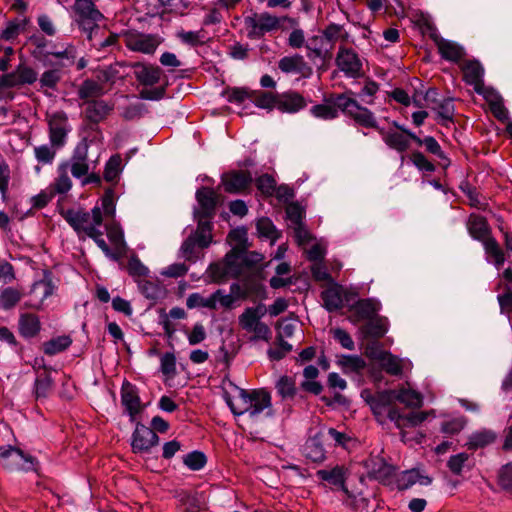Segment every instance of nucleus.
<instances>
[{
	"instance_id": "f03ea898",
	"label": "nucleus",
	"mask_w": 512,
	"mask_h": 512,
	"mask_svg": "<svg viewBox=\"0 0 512 512\" xmlns=\"http://www.w3.org/2000/svg\"><path fill=\"white\" fill-rule=\"evenodd\" d=\"M223 391V398L235 416L248 413L251 418L258 417L265 409L271 407V395L269 392L259 389L247 391L232 382H229Z\"/></svg>"
},
{
	"instance_id": "473e14b6",
	"label": "nucleus",
	"mask_w": 512,
	"mask_h": 512,
	"mask_svg": "<svg viewBox=\"0 0 512 512\" xmlns=\"http://www.w3.org/2000/svg\"><path fill=\"white\" fill-rule=\"evenodd\" d=\"M267 310L264 305L256 307H248L239 316V325L243 330L249 332L255 327L266 314Z\"/></svg>"
},
{
	"instance_id": "680f3d73",
	"label": "nucleus",
	"mask_w": 512,
	"mask_h": 512,
	"mask_svg": "<svg viewBox=\"0 0 512 512\" xmlns=\"http://www.w3.org/2000/svg\"><path fill=\"white\" fill-rule=\"evenodd\" d=\"M207 462L203 452L192 451L183 458V463L191 470L197 471L202 469Z\"/></svg>"
},
{
	"instance_id": "ea45409f",
	"label": "nucleus",
	"mask_w": 512,
	"mask_h": 512,
	"mask_svg": "<svg viewBox=\"0 0 512 512\" xmlns=\"http://www.w3.org/2000/svg\"><path fill=\"white\" fill-rule=\"evenodd\" d=\"M74 10L81 19L89 20L93 23H96L103 17L96 9L92 0H76Z\"/></svg>"
},
{
	"instance_id": "49530a36",
	"label": "nucleus",
	"mask_w": 512,
	"mask_h": 512,
	"mask_svg": "<svg viewBox=\"0 0 512 512\" xmlns=\"http://www.w3.org/2000/svg\"><path fill=\"white\" fill-rule=\"evenodd\" d=\"M379 360L384 371L392 376H400L403 372V361L397 356L382 352Z\"/></svg>"
},
{
	"instance_id": "c9c22d12",
	"label": "nucleus",
	"mask_w": 512,
	"mask_h": 512,
	"mask_svg": "<svg viewBox=\"0 0 512 512\" xmlns=\"http://www.w3.org/2000/svg\"><path fill=\"white\" fill-rule=\"evenodd\" d=\"M197 219L198 225L195 233L190 235L197 241L198 247L207 248L212 241V224L210 222L211 218H204L200 216H195Z\"/></svg>"
},
{
	"instance_id": "c756f323",
	"label": "nucleus",
	"mask_w": 512,
	"mask_h": 512,
	"mask_svg": "<svg viewBox=\"0 0 512 512\" xmlns=\"http://www.w3.org/2000/svg\"><path fill=\"white\" fill-rule=\"evenodd\" d=\"M352 94H353L352 91L341 93V95H346L347 97H352L351 96ZM338 96H340V94L333 95L329 99V102H331L333 104V106L328 105V104L315 105L310 109L311 114L314 117L320 118L323 120H332V119L337 118L338 112L339 111L342 112V110L336 105V99Z\"/></svg>"
},
{
	"instance_id": "338daca9",
	"label": "nucleus",
	"mask_w": 512,
	"mask_h": 512,
	"mask_svg": "<svg viewBox=\"0 0 512 512\" xmlns=\"http://www.w3.org/2000/svg\"><path fill=\"white\" fill-rule=\"evenodd\" d=\"M101 214L107 217H113L115 215V201H114V191L112 189H107L104 195L101 198Z\"/></svg>"
},
{
	"instance_id": "f704fd0d",
	"label": "nucleus",
	"mask_w": 512,
	"mask_h": 512,
	"mask_svg": "<svg viewBox=\"0 0 512 512\" xmlns=\"http://www.w3.org/2000/svg\"><path fill=\"white\" fill-rule=\"evenodd\" d=\"M496 438L497 434L493 430L481 429L473 432L465 445L469 450H477L494 443Z\"/></svg>"
},
{
	"instance_id": "a18cd8bd",
	"label": "nucleus",
	"mask_w": 512,
	"mask_h": 512,
	"mask_svg": "<svg viewBox=\"0 0 512 512\" xmlns=\"http://www.w3.org/2000/svg\"><path fill=\"white\" fill-rule=\"evenodd\" d=\"M321 299L324 307L329 311H337L343 306V299L340 290L337 287H329L321 293Z\"/></svg>"
},
{
	"instance_id": "a211bd4d",
	"label": "nucleus",
	"mask_w": 512,
	"mask_h": 512,
	"mask_svg": "<svg viewBox=\"0 0 512 512\" xmlns=\"http://www.w3.org/2000/svg\"><path fill=\"white\" fill-rule=\"evenodd\" d=\"M316 476L320 480L327 482L329 485L341 489L348 498H354L353 494L348 490L345 484L347 471L344 466L336 465L331 469L318 470L316 472Z\"/></svg>"
},
{
	"instance_id": "09e8293b",
	"label": "nucleus",
	"mask_w": 512,
	"mask_h": 512,
	"mask_svg": "<svg viewBox=\"0 0 512 512\" xmlns=\"http://www.w3.org/2000/svg\"><path fill=\"white\" fill-rule=\"evenodd\" d=\"M23 293L15 287H5L0 291V308L10 310L21 300Z\"/></svg>"
},
{
	"instance_id": "58836bf2",
	"label": "nucleus",
	"mask_w": 512,
	"mask_h": 512,
	"mask_svg": "<svg viewBox=\"0 0 512 512\" xmlns=\"http://www.w3.org/2000/svg\"><path fill=\"white\" fill-rule=\"evenodd\" d=\"M127 66L124 63L115 62L101 70L98 71L96 78L104 84H115L117 80L124 79V74L121 72V69Z\"/></svg>"
},
{
	"instance_id": "de8ad7c7",
	"label": "nucleus",
	"mask_w": 512,
	"mask_h": 512,
	"mask_svg": "<svg viewBox=\"0 0 512 512\" xmlns=\"http://www.w3.org/2000/svg\"><path fill=\"white\" fill-rule=\"evenodd\" d=\"M54 381L46 370L44 373L39 374L35 379L34 393L36 399L47 398L53 391Z\"/></svg>"
},
{
	"instance_id": "6ab92c4d",
	"label": "nucleus",
	"mask_w": 512,
	"mask_h": 512,
	"mask_svg": "<svg viewBox=\"0 0 512 512\" xmlns=\"http://www.w3.org/2000/svg\"><path fill=\"white\" fill-rule=\"evenodd\" d=\"M436 95L437 92L435 89H429L426 92L425 99L428 102H433L436 104V106H433L432 109L437 111V122L443 126H448L449 123L453 122L455 111L453 101L450 98H446L438 103L435 99Z\"/></svg>"
},
{
	"instance_id": "b1692460",
	"label": "nucleus",
	"mask_w": 512,
	"mask_h": 512,
	"mask_svg": "<svg viewBox=\"0 0 512 512\" xmlns=\"http://www.w3.org/2000/svg\"><path fill=\"white\" fill-rule=\"evenodd\" d=\"M431 37L443 59L451 62H458L465 55L464 48L459 44L446 40L437 34H432Z\"/></svg>"
},
{
	"instance_id": "423d86ee",
	"label": "nucleus",
	"mask_w": 512,
	"mask_h": 512,
	"mask_svg": "<svg viewBox=\"0 0 512 512\" xmlns=\"http://www.w3.org/2000/svg\"><path fill=\"white\" fill-rule=\"evenodd\" d=\"M394 401V390L379 392L371 398L369 403L378 421L382 422V418H388L396 426L401 424L402 414L393 406Z\"/></svg>"
},
{
	"instance_id": "4d7b16f0",
	"label": "nucleus",
	"mask_w": 512,
	"mask_h": 512,
	"mask_svg": "<svg viewBox=\"0 0 512 512\" xmlns=\"http://www.w3.org/2000/svg\"><path fill=\"white\" fill-rule=\"evenodd\" d=\"M57 149L58 148L53 147L51 143L50 145L44 144L36 146L34 147V155L39 163L44 165L52 164L56 157Z\"/></svg>"
},
{
	"instance_id": "7c9ffc66",
	"label": "nucleus",
	"mask_w": 512,
	"mask_h": 512,
	"mask_svg": "<svg viewBox=\"0 0 512 512\" xmlns=\"http://www.w3.org/2000/svg\"><path fill=\"white\" fill-rule=\"evenodd\" d=\"M322 433L309 438L303 446V454L313 462H321L325 459Z\"/></svg>"
},
{
	"instance_id": "bf43d9fd",
	"label": "nucleus",
	"mask_w": 512,
	"mask_h": 512,
	"mask_svg": "<svg viewBox=\"0 0 512 512\" xmlns=\"http://www.w3.org/2000/svg\"><path fill=\"white\" fill-rule=\"evenodd\" d=\"M252 101L259 108L271 110L276 108L277 93L260 91L255 93Z\"/></svg>"
},
{
	"instance_id": "1a4fd4ad",
	"label": "nucleus",
	"mask_w": 512,
	"mask_h": 512,
	"mask_svg": "<svg viewBox=\"0 0 512 512\" xmlns=\"http://www.w3.org/2000/svg\"><path fill=\"white\" fill-rule=\"evenodd\" d=\"M159 437L150 427L137 422L131 435V448L135 454L150 453L157 446Z\"/></svg>"
},
{
	"instance_id": "2f4dec72",
	"label": "nucleus",
	"mask_w": 512,
	"mask_h": 512,
	"mask_svg": "<svg viewBox=\"0 0 512 512\" xmlns=\"http://www.w3.org/2000/svg\"><path fill=\"white\" fill-rule=\"evenodd\" d=\"M395 468L386 463L383 458H376L372 460V465L369 470V475L371 478L379 481L383 484L390 483L392 477L394 476Z\"/></svg>"
},
{
	"instance_id": "5fc2aeb1",
	"label": "nucleus",
	"mask_w": 512,
	"mask_h": 512,
	"mask_svg": "<svg viewBox=\"0 0 512 512\" xmlns=\"http://www.w3.org/2000/svg\"><path fill=\"white\" fill-rule=\"evenodd\" d=\"M122 170V158L119 154L109 158L104 169V179L107 182H114L118 179Z\"/></svg>"
},
{
	"instance_id": "72a5a7b5",
	"label": "nucleus",
	"mask_w": 512,
	"mask_h": 512,
	"mask_svg": "<svg viewBox=\"0 0 512 512\" xmlns=\"http://www.w3.org/2000/svg\"><path fill=\"white\" fill-rule=\"evenodd\" d=\"M378 310L379 304L373 299H361L352 306L355 321L370 320Z\"/></svg>"
},
{
	"instance_id": "4468645a",
	"label": "nucleus",
	"mask_w": 512,
	"mask_h": 512,
	"mask_svg": "<svg viewBox=\"0 0 512 512\" xmlns=\"http://www.w3.org/2000/svg\"><path fill=\"white\" fill-rule=\"evenodd\" d=\"M121 404L129 415L131 422H134L136 415L144 409L137 387L129 381H124L122 384Z\"/></svg>"
},
{
	"instance_id": "4c0bfd02",
	"label": "nucleus",
	"mask_w": 512,
	"mask_h": 512,
	"mask_svg": "<svg viewBox=\"0 0 512 512\" xmlns=\"http://www.w3.org/2000/svg\"><path fill=\"white\" fill-rule=\"evenodd\" d=\"M68 165L60 163L57 167V177L50 185L52 192L56 194H66L72 188V180L68 175Z\"/></svg>"
},
{
	"instance_id": "e2e57ef3",
	"label": "nucleus",
	"mask_w": 512,
	"mask_h": 512,
	"mask_svg": "<svg viewBox=\"0 0 512 512\" xmlns=\"http://www.w3.org/2000/svg\"><path fill=\"white\" fill-rule=\"evenodd\" d=\"M186 306L189 309L196 307H204L209 309H215V302L212 294L208 298L202 297L199 293H192L186 299Z\"/></svg>"
},
{
	"instance_id": "052dcab7",
	"label": "nucleus",
	"mask_w": 512,
	"mask_h": 512,
	"mask_svg": "<svg viewBox=\"0 0 512 512\" xmlns=\"http://www.w3.org/2000/svg\"><path fill=\"white\" fill-rule=\"evenodd\" d=\"M276 389L282 398H293L296 395V386L292 378L282 376L276 383Z\"/></svg>"
},
{
	"instance_id": "f3484780",
	"label": "nucleus",
	"mask_w": 512,
	"mask_h": 512,
	"mask_svg": "<svg viewBox=\"0 0 512 512\" xmlns=\"http://www.w3.org/2000/svg\"><path fill=\"white\" fill-rule=\"evenodd\" d=\"M54 292V286L50 279H42L36 281L30 289V299L27 300L23 307L40 310L44 301Z\"/></svg>"
},
{
	"instance_id": "13d9d810",
	"label": "nucleus",
	"mask_w": 512,
	"mask_h": 512,
	"mask_svg": "<svg viewBox=\"0 0 512 512\" xmlns=\"http://www.w3.org/2000/svg\"><path fill=\"white\" fill-rule=\"evenodd\" d=\"M256 227L260 236L270 239L272 242H274L279 237L276 227L267 217L260 218L257 221Z\"/></svg>"
},
{
	"instance_id": "e433bc0d",
	"label": "nucleus",
	"mask_w": 512,
	"mask_h": 512,
	"mask_svg": "<svg viewBox=\"0 0 512 512\" xmlns=\"http://www.w3.org/2000/svg\"><path fill=\"white\" fill-rule=\"evenodd\" d=\"M61 78V72L58 68L44 71L39 78L38 91L44 93L46 96H51L52 93L50 91H55L57 89Z\"/></svg>"
},
{
	"instance_id": "cd10ccee",
	"label": "nucleus",
	"mask_w": 512,
	"mask_h": 512,
	"mask_svg": "<svg viewBox=\"0 0 512 512\" xmlns=\"http://www.w3.org/2000/svg\"><path fill=\"white\" fill-rule=\"evenodd\" d=\"M393 125L397 129L405 132L411 138V140H413L417 145H419V146L423 145L427 152H429L433 155H436L440 159L447 160L444 152L441 149V146L439 145V143L437 142V140L434 137L426 136L425 138L421 139L415 133L405 129L403 126L399 125L397 122L394 121Z\"/></svg>"
},
{
	"instance_id": "7ed1b4c3",
	"label": "nucleus",
	"mask_w": 512,
	"mask_h": 512,
	"mask_svg": "<svg viewBox=\"0 0 512 512\" xmlns=\"http://www.w3.org/2000/svg\"><path fill=\"white\" fill-rule=\"evenodd\" d=\"M288 23L292 28L298 26V20L289 16L276 17L268 12H252L244 17V26L249 39H260L266 33L278 30L282 23Z\"/></svg>"
},
{
	"instance_id": "3c124183",
	"label": "nucleus",
	"mask_w": 512,
	"mask_h": 512,
	"mask_svg": "<svg viewBox=\"0 0 512 512\" xmlns=\"http://www.w3.org/2000/svg\"><path fill=\"white\" fill-rule=\"evenodd\" d=\"M72 344V339L67 335L52 338L43 343V351L46 355H56L65 351Z\"/></svg>"
},
{
	"instance_id": "37998d69",
	"label": "nucleus",
	"mask_w": 512,
	"mask_h": 512,
	"mask_svg": "<svg viewBox=\"0 0 512 512\" xmlns=\"http://www.w3.org/2000/svg\"><path fill=\"white\" fill-rule=\"evenodd\" d=\"M176 37L184 45L198 47L205 44L206 31L204 29L197 31H186L184 29H180L176 32Z\"/></svg>"
},
{
	"instance_id": "774afa93",
	"label": "nucleus",
	"mask_w": 512,
	"mask_h": 512,
	"mask_svg": "<svg viewBox=\"0 0 512 512\" xmlns=\"http://www.w3.org/2000/svg\"><path fill=\"white\" fill-rule=\"evenodd\" d=\"M498 485L505 491H512V462L500 468Z\"/></svg>"
},
{
	"instance_id": "412c9836",
	"label": "nucleus",
	"mask_w": 512,
	"mask_h": 512,
	"mask_svg": "<svg viewBox=\"0 0 512 512\" xmlns=\"http://www.w3.org/2000/svg\"><path fill=\"white\" fill-rule=\"evenodd\" d=\"M252 183V176L249 171H231L222 176L224 190L228 193H240Z\"/></svg>"
},
{
	"instance_id": "f257e3e1",
	"label": "nucleus",
	"mask_w": 512,
	"mask_h": 512,
	"mask_svg": "<svg viewBox=\"0 0 512 512\" xmlns=\"http://www.w3.org/2000/svg\"><path fill=\"white\" fill-rule=\"evenodd\" d=\"M336 105L342 110V113L351 118L356 124L365 128L376 129L382 137L384 143L391 149L399 153H404L410 146L411 139L405 132L394 130H385L378 126L374 113L368 108L361 106L353 97L340 95L336 99Z\"/></svg>"
},
{
	"instance_id": "a19ab883",
	"label": "nucleus",
	"mask_w": 512,
	"mask_h": 512,
	"mask_svg": "<svg viewBox=\"0 0 512 512\" xmlns=\"http://www.w3.org/2000/svg\"><path fill=\"white\" fill-rule=\"evenodd\" d=\"M488 101L490 111L499 121H505L508 119V111L505 108L501 96L494 92L492 89H488L482 94Z\"/></svg>"
},
{
	"instance_id": "6e6552de",
	"label": "nucleus",
	"mask_w": 512,
	"mask_h": 512,
	"mask_svg": "<svg viewBox=\"0 0 512 512\" xmlns=\"http://www.w3.org/2000/svg\"><path fill=\"white\" fill-rule=\"evenodd\" d=\"M0 463L8 470H32L35 458L13 446L0 447Z\"/></svg>"
},
{
	"instance_id": "f8f14e48",
	"label": "nucleus",
	"mask_w": 512,
	"mask_h": 512,
	"mask_svg": "<svg viewBox=\"0 0 512 512\" xmlns=\"http://www.w3.org/2000/svg\"><path fill=\"white\" fill-rule=\"evenodd\" d=\"M88 150V141L83 139L74 148L70 160L63 162L68 165V170L75 178L84 177L89 172Z\"/></svg>"
},
{
	"instance_id": "a878e982",
	"label": "nucleus",
	"mask_w": 512,
	"mask_h": 512,
	"mask_svg": "<svg viewBox=\"0 0 512 512\" xmlns=\"http://www.w3.org/2000/svg\"><path fill=\"white\" fill-rule=\"evenodd\" d=\"M41 321L34 313H20L18 319V332L24 339L38 336L41 331Z\"/></svg>"
},
{
	"instance_id": "bb28decb",
	"label": "nucleus",
	"mask_w": 512,
	"mask_h": 512,
	"mask_svg": "<svg viewBox=\"0 0 512 512\" xmlns=\"http://www.w3.org/2000/svg\"><path fill=\"white\" fill-rule=\"evenodd\" d=\"M486 254V261L499 269L505 262V252L493 235L480 242Z\"/></svg>"
},
{
	"instance_id": "864d4df0",
	"label": "nucleus",
	"mask_w": 512,
	"mask_h": 512,
	"mask_svg": "<svg viewBox=\"0 0 512 512\" xmlns=\"http://www.w3.org/2000/svg\"><path fill=\"white\" fill-rule=\"evenodd\" d=\"M29 43L34 46L32 56L39 61L48 59L50 50H47L49 41L41 35H32L28 39Z\"/></svg>"
},
{
	"instance_id": "8fccbe9b",
	"label": "nucleus",
	"mask_w": 512,
	"mask_h": 512,
	"mask_svg": "<svg viewBox=\"0 0 512 512\" xmlns=\"http://www.w3.org/2000/svg\"><path fill=\"white\" fill-rule=\"evenodd\" d=\"M395 400L404 404L410 408H418L422 406V396L420 393L411 390V389H399L398 391L394 390Z\"/></svg>"
},
{
	"instance_id": "393cba45",
	"label": "nucleus",
	"mask_w": 512,
	"mask_h": 512,
	"mask_svg": "<svg viewBox=\"0 0 512 512\" xmlns=\"http://www.w3.org/2000/svg\"><path fill=\"white\" fill-rule=\"evenodd\" d=\"M85 105V118L93 124L103 121L114 109L113 104L102 99L87 101Z\"/></svg>"
},
{
	"instance_id": "ddd939ff",
	"label": "nucleus",
	"mask_w": 512,
	"mask_h": 512,
	"mask_svg": "<svg viewBox=\"0 0 512 512\" xmlns=\"http://www.w3.org/2000/svg\"><path fill=\"white\" fill-rule=\"evenodd\" d=\"M336 64L349 78H359L363 74L362 62L358 54L352 49L340 48L337 53Z\"/></svg>"
},
{
	"instance_id": "6e6d98bb",
	"label": "nucleus",
	"mask_w": 512,
	"mask_h": 512,
	"mask_svg": "<svg viewBox=\"0 0 512 512\" xmlns=\"http://www.w3.org/2000/svg\"><path fill=\"white\" fill-rule=\"evenodd\" d=\"M19 86L21 85H32L38 79V73L30 66L20 64L14 70Z\"/></svg>"
},
{
	"instance_id": "603ef678",
	"label": "nucleus",
	"mask_w": 512,
	"mask_h": 512,
	"mask_svg": "<svg viewBox=\"0 0 512 512\" xmlns=\"http://www.w3.org/2000/svg\"><path fill=\"white\" fill-rule=\"evenodd\" d=\"M387 322L383 318H372L363 327L362 332L374 338H381L387 332Z\"/></svg>"
},
{
	"instance_id": "39448f33",
	"label": "nucleus",
	"mask_w": 512,
	"mask_h": 512,
	"mask_svg": "<svg viewBox=\"0 0 512 512\" xmlns=\"http://www.w3.org/2000/svg\"><path fill=\"white\" fill-rule=\"evenodd\" d=\"M211 274L214 280L220 281L225 277L239 278L245 273V267L242 262V247H233L225 256L224 263L213 264L210 266Z\"/></svg>"
},
{
	"instance_id": "0e129e2a",
	"label": "nucleus",
	"mask_w": 512,
	"mask_h": 512,
	"mask_svg": "<svg viewBox=\"0 0 512 512\" xmlns=\"http://www.w3.org/2000/svg\"><path fill=\"white\" fill-rule=\"evenodd\" d=\"M290 351H292V345L284 339L277 340L276 347L268 350V356L271 360L279 361L283 359Z\"/></svg>"
},
{
	"instance_id": "2eb2a0df",
	"label": "nucleus",
	"mask_w": 512,
	"mask_h": 512,
	"mask_svg": "<svg viewBox=\"0 0 512 512\" xmlns=\"http://www.w3.org/2000/svg\"><path fill=\"white\" fill-rule=\"evenodd\" d=\"M133 69L136 80L145 87H152L160 82L163 71L159 66L144 62H134L128 64Z\"/></svg>"
},
{
	"instance_id": "4be33fe9",
	"label": "nucleus",
	"mask_w": 512,
	"mask_h": 512,
	"mask_svg": "<svg viewBox=\"0 0 512 512\" xmlns=\"http://www.w3.org/2000/svg\"><path fill=\"white\" fill-rule=\"evenodd\" d=\"M196 199L200 205V210L195 211L194 216L212 218L217 206V194L209 187H201L196 192Z\"/></svg>"
},
{
	"instance_id": "aec40b11",
	"label": "nucleus",
	"mask_w": 512,
	"mask_h": 512,
	"mask_svg": "<svg viewBox=\"0 0 512 512\" xmlns=\"http://www.w3.org/2000/svg\"><path fill=\"white\" fill-rule=\"evenodd\" d=\"M307 106L305 98L297 91L289 90L277 93L276 109L283 113L294 114Z\"/></svg>"
},
{
	"instance_id": "5701e85b",
	"label": "nucleus",
	"mask_w": 512,
	"mask_h": 512,
	"mask_svg": "<svg viewBox=\"0 0 512 512\" xmlns=\"http://www.w3.org/2000/svg\"><path fill=\"white\" fill-rule=\"evenodd\" d=\"M466 229L471 238L479 242L492 235V229L487 219L476 213L470 214L467 218Z\"/></svg>"
},
{
	"instance_id": "20e7f679",
	"label": "nucleus",
	"mask_w": 512,
	"mask_h": 512,
	"mask_svg": "<svg viewBox=\"0 0 512 512\" xmlns=\"http://www.w3.org/2000/svg\"><path fill=\"white\" fill-rule=\"evenodd\" d=\"M66 222L77 234L84 233L90 237L103 223L101 208L96 205L91 212L84 209H68L62 213Z\"/></svg>"
},
{
	"instance_id": "9b49d317",
	"label": "nucleus",
	"mask_w": 512,
	"mask_h": 512,
	"mask_svg": "<svg viewBox=\"0 0 512 512\" xmlns=\"http://www.w3.org/2000/svg\"><path fill=\"white\" fill-rule=\"evenodd\" d=\"M125 46L134 52L153 54L160 44L159 37L153 34L127 32L124 35Z\"/></svg>"
},
{
	"instance_id": "0eeeda50",
	"label": "nucleus",
	"mask_w": 512,
	"mask_h": 512,
	"mask_svg": "<svg viewBox=\"0 0 512 512\" xmlns=\"http://www.w3.org/2000/svg\"><path fill=\"white\" fill-rule=\"evenodd\" d=\"M48 54L56 59L55 66L59 70L76 66V70L81 71L88 64L84 56H79L78 48L73 43L54 44Z\"/></svg>"
},
{
	"instance_id": "c85d7f7f",
	"label": "nucleus",
	"mask_w": 512,
	"mask_h": 512,
	"mask_svg": "<svg viewBox=\"0 0 512 512\" xmlns=\"http://www.w3.org/2000/svg\"><path fill=\"white\" fill-rule=\"evenodd\" d=\"M106 93V89L99 80L86 79L84 80L77 90L79 99L84 100L85 103L90 100H98Z\"/></svg>"
},
{
	"instance_id": "9d476101",
	"label": "nucleus",
	"mask_w": 512,
	"mask_h": 512,
	"mask_svg": "<svg viewBox=\"0 0 512 512\" xmlns=\"http://www.w3.org/2000/svg\"><path fill=\"white\" fill-rule=\"evenodd\" d=\"M49 141L55 148H61L66 143L70 131L68 116L64 111H57L48 116Z\"/></svg>"
},
{
	"instance_id": "c03bdc74",
	"label": "nucleus",
	"mask_w": 512,
	"mask_h": 512,
	"mask_svg": "<svg viewBox=\"0 0 512 512\" xmlns=\"http://www.w3.org/2000/svg\"><path fill=\"white\" fill-rule=\"evenodd\" d=\"M175 497L184 512H199L201 503L197 493L180 490L176 493Z\"/></svg>"
},
{
	"instance_id": "dca6fc26",
	"label": "nucleus",
	"mask_w": 512,
	"mask_h": 512,
	"mask_svg": "<svg viewBox=\"0 0 512 512\" xmlns=\"http://www.w3.org/2000/svg\"><path fill=\"white\" fill-rule=\"evenodd\" d=\"M463 80L473 86L477 94H484L488 90L484 86V68L477 60H468L462 65Z\"/></svg>"
},
{
	"instance_id": "69168bd1",
	"label": "nucleus",
	"mask_w": 512,
	"mask_h": 512,
	"mask_svg": "<svg viewBox=\"0 0 512 512\" xmlns=\"http://www.w3.org/2000/svg\"><path fill=\"white\" fill-rule=\"evenodd\" d=\"M27 20L22 22H9L6 28L1 32L0 38L6 41L14 40L21 31L24 30Z\"/></svg>"
},
{
	"instance_id": "79ce46f5",
	"label": "nucleus",
	"mask_w": 512,
	"mask_h": 512,
	"mask_svg": "<svg viewBox=\"0 0 512 512\" xmlns=\"http://www.w3.org/2000/svg\"><path fill=\"white\" fill-rule=\"evenodd\" d=\"M278 67L284 73H303L305 69H308L303 56L298 54L281 58Z\"/></svg>"
}]
</instances>
